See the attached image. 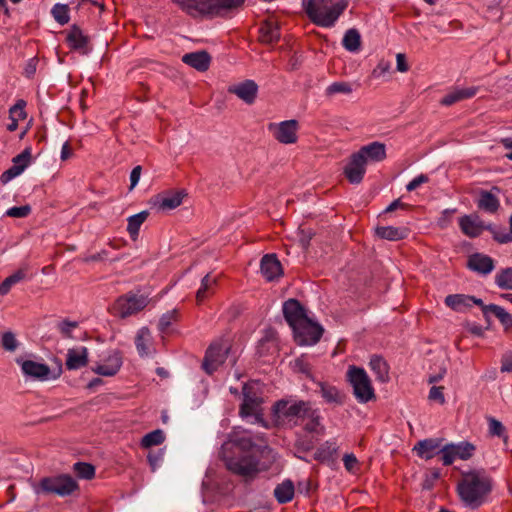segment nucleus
<instances>
[{
	"label": "nucleus",
	"mask_w": 512,
	"mask_h": 512,
	"mask_svg": "<svg viewBox=\"0 0 512 512\" xmlns=\"http://www.w3.org/2000/svg\"><path fill=\"white\" fill-rule=\"evenodd\" d=\"M369 366L374 372L378 381L382 383L389 381V367L383 358L379 356H372L369 362Z\"/></svg>",
	"instance_id": "obj_32"
},
{
	"label": "nucleus",
	"mask_w": 512,
	"mask_h": 512,
	"mask_svg": "<svg viewBox=\"0 0 512 512\" xmlns=\"http://www.w3.org/2000/svg\"><path fill=\"white\" fill-rule=\"evenodd\" d=\"M347 379L353 388V395L359 403L365 404L376 399L371 380L363 368L350 366L347 371Z\"/></svg>",
	"instance_id": "obj_5"
},
{
	"label": "nucleus",
	"mask_w": 512,
	"mask_h": 512,
	"mask_svg": "<svg viewBox=\"0 0 512 512\" xmlns=\"http://www.w3.org/2000/svg\"><path fill=\"white\" fill-rule=\"evenodd\" d=\"M182 61L199 72H204L209 68L210 55L206 51H196L184 54Z\"/></svg>",
	"instance_id": "obj_24"
},
{
	"label": "nucleus",
	"mask_w": 512,
	"mask_h": 512,
	"mask_svg": "<svg viewBox=\"0 0 512 512\" xmlns=\"http://www.w3.org/2000/svg\"><path fill=\"white\" fill-rule=\"evenodd\" d=\"M472 296L463 294H451L446 296L445 304L457 312H462L466 308L471 307Z\"/></svg>",
	"instance_id": "obj_34"
},
{
	"label": "nucleus",
	"mask_w": 512,
	"mask_h": 512,
	"mask_svg": "<svg viewBox=\"0 0 512 512\" xmlns=\"http://www.w3.org/2000/svg\"><path fill=\"white\" fill-rule=\"evenodd\" d=\"M178 320V310L173 309L164 313L158 323V329L160 332L164 333L171 326V324Z\"/></svg>",
	"instance_id": "obj_45"
},
{
	"label": "nucleus",
	"mask_w": 512,
	"mask_h": 512,
	"mask_svg": "<svg viewBox=\"0 0 512 512\" xmlns=\"http://www.w3.org/2000/svg\"><path fill=\"white\" fill-rule=\"evenodd\" d=\"M255 447L252 435L244 429H234L226 439V450H236L239 456L226 457V468L232 473L250 480L259 473V460L251 454Z\"/></svg>",
	"instance_id": "obj_1"
},
{
	"label": "nucleus",
	"mask_w": 512,
	"mask_h": 512,
	"mask_svg": "<svg viewBox=\"0 0 512 512\" xmlns=\"http://www.w3.org/2000/svg\"><path fill=\"white\" fill-rule=\"evenodd\" d=\"M343 47L349 52H357L361 47V35L356 29H349L342 39Z\"/></svg>",
	"instance_id": "obj_37"
},
{
	"label": "nucleus",
	"mask_w": 512,
	"mask_h": 512,
	"mask_svg": "<svg viewBox=\"0 0 512 512\" xmlns=\"http://www.w3.org/2000/svg\"><path fill=\"white\" fill-rule=\"evenodd\" d=\"M495 283L501 289L512 290V268L500 270L495 275Z\"/></svg>",
	"instance_id": "obj_43"
},
{
	"label": "nucleus",
	"mask_w": 512,
	"mask_h": 512,
	"mask_svg": "<svg viewBox=\"0 0 512 512\" xmlns=\"http://www.w3.org/2000/svg\"><path fill=\"white\" fill-rule=\"evenodd\" d=\"M54 19L61 25L68 23L69 13L68 6L65 4H55L51 10Z\"/></svg>",
	"instance_id": "obj_46"
},
{
	"label": "nucleus",
	"mask_w": 512,
	"mask_h": 512,
	"mask_svg": "<svg viewBox=\"0 0 512 512\" xmlns=\"http://www.w3.org/2000/svg\"><path fill=\"white\" fill-rule=\"evenodd\" d=\"M78 489V484L75 479L69 475H59L56 477H45L40 481V484L35 488L37 494H56L59 496H68Z\"/></svg>",
	"instance_id": "obj_7"
},
{
	"label": "nucleus",
	"mask_w": 512,
	"mask_h": 512,
	"mask_svg": "<svg viewBox=\"0 0 512 512\" xmlns=\"http://www.w3.org/2000/svg\"><path fill=\"white\" fill-rule=\"evenodd\" d=\"M229 92L235 94L238 98L243 100L247 104L254 103L257 92H258V86L257 84L252 80H246L242 83H239L237 85L231 86L229 88Z\"/></svg>",
	"instance_id": "obj_21"
},
{
	"label": "nucleus",
	"mask_w": 512,
	"mask_h": 512,
	"mask_svg": "<svg viewBox=\"0 0 512 512\" xmlns=\"http://www.w3.org/2000/svg\"><path fill=\"white\" fill-rule=\"evenodd\" d=\"M501 372H512V352L505 353L501 358Z\"/></svg>",
	"instance_id": "obj_63"
},
{
	"label": "nucleus",
	"mask_w": 512,
	"mask_h": 512,
	"mask_svg": "<svg viewBox=\"0 0 512 512\" xmlns=\"http://www.w3.org/2000/svg\"><path fill=\"white\" fill-rule=\"evenodd\" d=\"M24 106H25V102L20 100L18 101L15 105H13L9 112H10V115L13 116L14 114H16L18 116V118L20 119H24L26 117V113L24 111Z\"/></svg>",
	"instance_id": "obj_62"
},
{
	"label": "nucleus",
	"mask_w": 512,
	"mask_h": 512,
	"mask_svg": "<svg viewBox=\"0 0 512 512\" xmlns=\"http://www.w3.org/2000/svg\"><path fill=\"white\" fill-rule=\"evenodd\" d=\"M148 302L147 296L129 293L117 299L114 309L119 317L126 318L143 310Z\"/></svg>",
	"instance_id": "obj_9"
},
{
	"label": "nucleus",
	"mask_w": 512,
	"mask_h": 512,
	"mask_svg": "<svg viewBox=\"0 0 512 512\" xmlns=\"http://www.w3.org/2000/svg\"><path fill=\"white\" fill-rule=\"evenodd\" d=\"M147 217L148 212L141 211L140 213L132 215L128 218L127 231L132 238H135L138 235L140 226L144 223Z\"/></svg>",
	"instance_id": "obj_41"
},
{
	"label": "nucleus",
	"mask_w": 512,
	"mask_h": 512,
	"mask_svg": "<svg viewBox=\"0 0 512 512\" xmlns=\"http://www.w3.org/2000/svg\"><path fill=\"white\" fill-rule=\"evenodd\" d=\"M261 38L264 42L272 43L280 38L279 27L274 22H265L260 28Z\"/></svg>",
	"instance_id": "obj_39"
},
{
	"label": "nucleus",
	"mask_w": 512,
	"mask_h": 512,
	"mask_svg": "<svg viewBox=\"0 0 512 512\" xmlns=\"http://www.w3.org/2000/svg\"><path fill=\"white\" fill-rule=\"evenodd\" d=\"M302 424L307 432H318L320 428V415L318 410L310 406L309 412L305 414V420Z\"/></svg>",
	"instance_id": "obj_40"
},
{
	"label": "nucleus",
	"mask_w": 512,
	"mask_h": 512,
	"mask_svg": "<svg viewBox=\"0 0 512 512\" xmlns=\"http://www.w3.org/2000/svg\"><path fill=\"white\" fill-rule=\"evenodd\" d=\"M353 84L346 81H336L325 89V96L331 98L337 94L350 95L353 92Z\"/></svg>",
	"instance_id": "obj_38"
},
{
	"label": "nucleus",
	"mask_w": 512,
	"mask_h": 512,
	"mask_svg": "<svg viewBox=\"0 0 512 512\" xmlns=\"http://www.w3.org/2000/svg\"><path fill=\"white\" fill-rule=\"evenodd\" d=\"M343 463L348 472H354L358 464V460L354 454H345L343 457Z\"/></svg>",
	"instance_id": "obj_60"
},
{
	"label": "nucleus",
	"mask_w": 512,
	"mask_h": 512,
	"mask_svg": "<svg viewBox=\"0 0 512 512\" xmlns=\"http://www.w3.org/2000/svg\"><path fill=\"white\" fill-rule=\"evenodd\" d=\"M477 206L479 209L493 214L499 209L500 202L494 194L489 191L482 190L477 200Z\"/></svg>",
	"instance_id": "obj_30"
},
{
	"label": "nucleus",
	"mask_w": 512,
	"mask_h": 512,
	"mask_svg": "<svg viewBox=\"0 0 512 512\" xmlns=\"http://www.w3.org/2000/svg\"><path fill=\"white\" fill-rule=\"evenodd\" d=\"M362 156V160L368 164L370 162H381L386 158V146L381 142H372L362 146L357 152Z\"/></svg>",
	"instance_id": "obj_17"
},
{
	"label": "nucleus",
	"mask_w": 512,
	"mask_h": 512,
	"mask_svg": "<svg viewBox=\"0 0 512 512\" xmlns=\"http://www.w3.org/2000/svg\"><path fill=\"white\" fill-rule=\"evenodd\" d=\"M429 181V178L424 175L420 174L414 179H412L406 186L407 191H414L416 190L420 185L425 184Z\"/></svg>",
	"instance_id": "obj_59"
},
{
	"label": "nucleus",
	"mask_w": 512,
	"mask_h": 512,
	"mask_svg": "<svg viewBox=\"0 0 512 512\" xmlns=\"http://www.w3.org/2000/svg\"><path fill=\"white\" fill-rule=\"evenodd\" d=\"M213 283H214V279L211 278L209 274H207L202 279V285L198 289L197 294H196L198 303H200L204 300V298L206 297V291H208L212 287Z\"/></svg>",
	"instance_id": "obj_53"
},
{
	"label": "nucleus",
	"mask_w": 512,
	"mask_h": 512,
	"mask_svg": "<svg viewBox=\"0 0 512 512\" xmlns=\"http://www.w3.org/2000/svg\"><path fill=\"white\" fill-rule=\"evenodd\" d=\"M504 426L498 420L492 418L489 420V432L494 436H502L504 433Z\"/></svg>",
	"instance_id": "obj_58"
},
{
	"label": "nucleus",
	"mask_w": 512,
	"mask_h": 512,
	"mask_svg": "<svg viewBox=\"0 0 512 512\" xmlns=\"http://www.w3.org/2000/svg\"><path fill=\"white\" fill-rule=\"evenodd\" d=\"M459 227L461 232L470 238L478 237L487 229V226L484 225L477 214H469L460 217Z\"/></svg>",
	"instance_id": "obj_16"
},
{
	"label": "nucleus",
	"mask_w": 512,
	"mask_h": 512,
	"mask_svg": "<svg viewBox=\"0 0 512 512\" xmlns=\"http://www.w3.org/2000/svg\"><path fill=\"white\" fill-rule=\"evenodd\" d=\"M318 386L320 388L319 393L326 403L336 406H341L345 403L346 394L337 387L323 382H319Z\"/></svg>",
	"instance_id": "obj_23"
},
{
	"label": "nucleus",
	"mask_w": 512,
	"mask_h": 512,
	"mask_svg": "<svg viewBox=\"0 0 512 512\" xmlns=\"http://www.w3.org/2000/svg\"><path fill=\"white\" fill-rule=\"evenodd\" d=\"M88 350L86 347L72 348L67 351L66 367L77 370L87 365Z\"/></svg>",
	"instance_id": "obj_26"
},
{
	"label": "nucleus",
	"mask_w": 512,
	"mask_h": 512,
	"mask_svg": "<svg viewBox=\"0 0 512 512\" xmlns=\"http://www.w3.org/2000/svg\"><path fill=\"white\" fill-rule=\"evenodd\" d=\"M493 480L483 468L463 472L457 492L465 506L477 509L483 505L492 491Z\"/></svg>",
	"instance_id": "obj_2"
},
{
	"label": "nucleus",
	"mask_w": 512,
	"mask_h": 512,
	"mask_svg": "<svg viewBox=\"0 0 512 512\" xmlns=\"http://www.w3.org/2000/svg\"><path fill=\"white\" fill-rule=\"evenodd\" d=\"M261 273L268 281L279 278L283 271L282 265L275 254H267L263 256L260 264Z\"/></svg>",
	"instance_id": "obj_19"
},
{
	"label": "nucleus",
	"mask_w": 512,
	"mask_h": 512,
	"mask_svg": "<svg viewBox=\"0 0 512 512\" xmlns=\"http://www.w3.org/2000/svg\"><path fill=\"white\" fill-rule=\"evenodd\" d=\"M26 274L23 270H18L9 277H7L1 284H0V295H6L11 287L20 281H22L25 278Z\"/></svg>",
	"instance_id": "obj_44"
},
{
	"label": "nucleus",
	"mask_w": 512,
	"mask_h": 512,
	"mask_svg": "<svg viewBox=\"0 0 512 512\" xmlns=\"http://www.w3.org/2000/svg\"><path fill=\"white\" fill-rule=\"evenodd\" d=\"M185 195L183 190L167 193L161 196L159 207L163 210L175 209L181 205Z\"/></svg>",
	"instance_id": "obj_35"
},
{
	"label": "nucleus",
	"mask_w": 512,
	"mask_h": 512,
	"mask_svg": "<svg viewBox=\"0 0 512 512\" xmlns=\"http://www.w3.org/2000/svg\"><path fill=\"white\" fill-rule=\"evenodd\" d=\"M74 471L80 478L91 479L95 475V468L93 465L84 462H77L74 464Z\"/></svg>",
	"instance_id": "obj_48"
},
{
	"label": "nucleus",
	"mask_w": 512,
	"mask_h": 512,
	"mask_svg": "<svg viewBox=\"0 0 512 512\" xmlns=\"http://www.w3.org/2000/svg\"><path fill=\"white\" fill-rule=\"evenodd\" d=\"M366 166L362 156L353 153L344 167V175L351 184H360L366 173Z\"/></svg>",
	"instance_id": "obj_14"
},
{
	"label": "nucleus",
	"mask_w": 512,
	"mask_h": 512,
	"mask_svg": "<svg viewBox=\"0 0 512 512\" xmlns=\"http://www.w3.org/2000/svg\"><path fill=\"white\" fill-rule=\"evenodd\" d=\"M17 363L21 364V369L24 375L34 380H47L51 372L49 366L46 364L38 363L32 360H25L22 362L17 360Z\"/></svg>",
	"instance_id": "obj_18"
},
{
	"label": "nucleus",
	"mask_w": 512,
	"mask_h": 512,
	"mask_svg": "<svg viewBox=\"0 0 512 512\" xmlns=\"http://www.w3.org/2000/svg\"><path fill=\"white\" fill-rule=\"evenodd\" d=\"M310 406L309 402L303 400L281 399L275 402L272 412L277 421L297 426L304 422Z\"/></svg>",
	"instance_id": "obj_4"
},
{
	"label": "nucleus",
	"mask_w": 512,
	"mask_h": 512,
	"mask_svg": "<svg viewBox=\"0 0 512 512\" xmlns=\"http://www.w3.org/2000/svg\"><path fill=\"white\" fill-rule=\"evenodd\" d=\"M375 233L381 239L398 241L408 236L409 229L406 227L379 226L375 229Z\"/></svg>",
	"instance_id": "obj_28"
},
{
	"label": "nucleus",
	"mask_w": 512,
	"mask_h": 512,
	"mask_svg": "<svg viewBox=\"0 0 512 512\" xmlns=\"http://www.w3.org/2000/svg\"><path fill=\"white\" fill-rule=\"evenodd\" d=\"M135 345L140 357H148L153 354L152 335L149 328L142 327L138 330Z\"/></svg>",
	"instance_id": "obj_25"
},
{
	"label": "nucleus",
	"mask_w": 512,
	"mask_h": 512,
	"mask_svg": "<svg viewBox=\"0 0 512 512\" xmlns=\"http://www.w3.org/2000/svg\"><path fill=\"white\" fill-rule=\"evenodd\" d=\"M1 345L6 351L14 352L18 347L15 334L11 331L4 332L1 337Z\"/></svg>",
	"instance_id": "obj_50"
},
{
	"label": "nucleus",
	"mask_w": 512,
	"mask_h": 512,
	"mask_svg": "<svg viewBox=\"0 0 512 512\" xmlns=\"http://www.w3.org/2000/svg\"><path fill=\"white\" fill-rule=\"evenodd\" d=\"M467 266L472 271L482 275H488L495 268L494 260L485 254L475 253L469 256Z\"/></svg>",
	"instance_id": "obj_20"
},
{
	"label": "nucleus",
	"mask_w": 512,
	"mask_h": 512,
	"mask_svg": "<svg viewBox=\"0 0 512 512\" xmlns=\"http://www.w3.org/2000/svg\"><path fill=\"white\" fill-rule=\"evenodd\" d=\"M58 330L64 338H73V330L78 327V322L64 320L57 325Z\"/></svg>",
	"instance_id": "obj_52"
},
{
	"label": "nucleus",
	"mask_w": 512,
	"mask_h": 512,
	"mask_svg": "<svg viewBox=\"0 0 512 512\" xmlns=\"http://www.w3.org/2000/svg\"><path fill=\"white\" fill-rule=\"evenodd\" d=\"M438 454L441 455V461L445 466L451 465L457 457L454 444H448L440 448Z\"/></svg>",
	"instance_id": "obj_49"
},
{
	"label": "nucleus",
	"mask_w": 512,
	"mask_h": 512,
	"mask_svg": "<svg viewBox=\"0 0 512 512\" xmlns=\"http://www.w3.org/2000/svg\"><path fill=\"white\" fill-rule=\"evenodd\" d=\"M147 458H148V462L151 466L152 471H155L157 469V467L159 466V463L163 459V452L162 451L150 452L148 454Z\"/></svg>",
	"instance_id": "obj_61"
},
{
	"label": "nucleus",
	"mask_w": 512,
	"mask_h": 512,
	"mask_svg": "<svg viewBox=\"0 0 512 512\" xmlns=\"http://www.w3.org/2000/svg\"><path fill=\"white\" fill-rule=\"evenodd\" d=\"M224 363L223 341L218 339L208 347L202 367L204 371L211 375Z\"/></svg>",
	"instance_id": "obj_12"
},
{
	"label": "nucleus",
	"mask_w": 512,
	"mask_h": 512,
	"mask_svg": "<svg viewBox=\"0 0 512 512\" xmlns=\"http://www.w3.org/2000/svg\"><path fill=\"white\" fill-rule=\"evenodd\" d=\"M165 436L162 430L157 429L146 434L141 440L143 448H150L152 446L160 445L164 442Z\"/></svg>",
	"instance_id": "obj_42"
},
{
	"label": "nucleus",
	"mask_w": 512,
	"mask_h": 512,
	"mask_svg": "<svg viewBox=\"0 0 512 512\" xmlns=\"http://www.w3.org/2000/svg\"><path fill=\"white\" fill-rule=\"evenodd\" d=\"M456 211V209H445L437 221L438 226L442 229L447 228L451 223L453 214L456 213Z\"/></svg>",
	"instance_id": "obj_55"
},
{
	"label": "nucleus",
	"mask_w": 512,
	"mask_h": 512,
	"mask_svg": "<svg viewBox=\"0 0 512 512\" xmlns=\"http://www.w3.org/2000/svg\"><path fill=\"white\" fill-rule=\"evenodd\" d=\"M487 230L491 231L494 239L499 243H508L512 241V231L500 230L492 225L487 226Z\"/></svg>",
	"instance_id": "obj_51"
},
{
	"label": "nucleus",
	"mask_w": 512,
	"mask_h": 512,
	"mask_svg": "<svg viewBox=\"0 0 512 512\" xmlns=\"http://www.w3.org/2000/svg\"><path fill=\"white\" fill-rule=\"evenodd\" d=\"M122 366V356L119 351L111 352L104 363L97 365L94 372L102 376L115 375Z\"/></svg>",
	"instance_id": "obj_22"
},
{
	"label": "nucleus",
	"mask_w": 512,
	"mask_h": 512,
	"mask_svg": "<svg viewBox=\"0 0 512 512\" xmlns=\"http://www.w3.org/2000/svg\"><path fill=\"white\" fill-rule=\"evenodd\" d=\"M31 161V150L30 148H26L24 151H22L20 154L15 156L12 159L13 165L2 173L0 180L3 184L8 183L13 178L19 176L25 168L29 165Z\"/></svg>",
	"instance_id": "obj_15"
},
{
	"label": "nucleus",
	"mask_w": 512,
	"mask_h": 512,
	"mask_svg": "<svg viewBox=\"0 0 512 512\" xmlns=\"http://www.w3.org/2000/svg\"><path fill=\"white\" fill-rule=\"evenodd\" d=\"M31 212V207L29 205H24L20 207H11L6 211V215L13 218H25Z\"/></svg>",
	"instance_id": "obj_54"
},
{
	"label": "nucleus",
	"mask_w": 512,
	"mask_h": 512,
	"mask_svg": "<svg viewBox=\"0 0 512 512\" xmlns=\"http://www.w3.org/2000/svg\"><path fill=\"white\" fill-rule=\"evenodd\" d=\"M67 41L73 49L82 50L86 53L88 37L83 34L80 28L73 26L67 34Z\"/></svg>",
	"instance_id": "obj_33"
},
{
	"label": "nucleus",
	"mask_w": 512,
	"mask_h": 512,
	"mask_svg": "<svg viewBox=\"0 0 512 512\" xmlns=\"http://www.w3.org/2000/svg\"><path fill=\"white\" fill-rule=\"evenodd\" d=\"M293 333L294 339L299 345H314L320 340L323 328L309 319L295 328Z\"/></svg>",
	"instance_id": "obj_11"
},
{
	"label": "nucleus",
	"mask_w": 512,
	"mask_h": 512,
	"mask_svg": "<svg viewBox=\"0 0 512 512\" xmlns=\"http://www.w3.org/2000/svg\"><path fill=\"white\" fill-rule=\"evenodd\" d=\"M294 367L295 369H297L299 372L301 373H304L306 375H309L310 374V365L309 363L305 360L304 357H301V358H297L295 360V363H294Z\"/></svg>",
	"instance_id": "obj_64"
},
{
	"label": "nucleus",
	"mask_w": 512,
	"mask_h": 512,
	"mask_svg": "<svg viewBox=\"0 0 512 512\" xmlns=\"http://www.w3.org/2000/svg\"><path fill=\"white\" fill-rule=\"evenodd\" d=\"M313 233L310 229H300L297 233L298 242L303 249H307L312 239Z\"/></svg>",
	"instance_id": "obj_56"
},
{
	"label": "nucleus",
	"mask_w": 512,
	"mask_h": 512,
	"mask_svg": "<svg viewBox=\"0 0 512 512\" xmlns=\"http://www.w3.org/2000/svg\"><path fill=\"white\" fill-rule=\"evenodd\" d=\"M243 401L240 406L239 414L241 418H251V423L260 424L266 427L263 417L262 403L263 399L254 390L253 387L247 383L242 386Z\"/></svg>",
	"instance_id": "obj_6"
},
{
	"label": "nucleus",
	"mask_w": 512,
	"mask_h": 512,
	"mask_svg": "<svg viewBox=\"0 0 512 512\" xmlns=\"http://www.w3.org/2000/svg\"><path fill=\"white\" fill-rule=\"evenodd\" d=\"M478 89L476 87L455 88L447 93L440 101L444 106H450L465 99L474 97Z\"/></svg>",
	"instance_id": "obj_27"
},
{
	"label": "nucleus",
	"mask_w": 512,
	"mask_h": 512,
	"mask_svg": "<svg viewBox=\"0 0 512 512\" xmlns=\"http://www.w3.org/2000/svg\"><path fill=\"white\" fill-rule=\"evenodd\" d=\"M283 314L289 326L294 330L309 320L304 307L296 299H289L283 304Z\"/></svg>",
	"instance_id": "obj_13"
},
{
	"label": "nucleus",
	"mask_w": 512,
	"mask_h": 512,
	"mask_svg": "<svg viewBox=\"0 0 512 512\" xmlns=\"http://www.w3.org/2000/svg\"><path fill=\"white\" fill-rule=\"evenodd\" d=\"M440 445L441 443L437 439H425L419 441L414 450L419 457L429 460L439 453Z\"/></svg>",
	"instance_id": "obj_29"
},
{
	"label": "nucleus",
	"mask_w": 512,
	"mask_h": 512,
	"mask_svg": "<svg viewBox=\"0 0 512 512\" xmlns=\"http://www.w3.org/2000/svg\"><path fill=\"white\" fill-rule=\"evenodd\" d=\"M454 448L457 457L462 460L471 458L475 451V446L469 442H460L459 444H454Z\"/></svg>",
	"instance_id": "obj_47"
},
{
	"label": "nucleus",
	"mask_w": 512,
	"mask_h": 512,
	"mask_svg": "<svg viewBox=\"0 0 512 512\" xmlns=\"http://www.w3.org/2000/svg\"><path fill=\"white\" fill-rule=\"evenodd\" d=\"M190 16L215 15L224 8V0H172Z\"/></svg>",
	"instance_id": "obj_8"
},
{
	"label": "nucleus",
	"mask_w": 512,
	"mask_h": 512,
	"mask_svg": "<svg viewBox=\"0 0 512 512\" xmlns=\"http://www.w3.org/2000/svg\"><path fill=\"white\" fill-rule=\"evenodd\" d=\"M443 389L444 388L442 386H433L429 392V399L443 404L445 402Z\"/></svg>",
	"instance_id": "obj_57"
},
{
	"label": "nucleus",
	"mask_w": 512,
	"mask_h": 512,
	"mask_svg": "<svg viewBox=\"0 0 512 512\" xmlns=\"http://www.w3.org/2000/svg\"><path fill=\"white\" fill-rule=\"evenodd\" d=\"M298 129V122L294 119L268 125V130L272 133L273 137L282 144H294L298 139Z\"/></svg>",
	"instance_id": "obj_10"
},
{
	"label": "nucleus",
	"mask_w": 512,
	"mask_h": 512,
	"mask_svg": "<svg viewBox=\"0 0 512 512\" xmlns=\"http://www.w3.org/2000/svg\"><path fill=\"white\" fill-rule=\"evenodd\" d=\"M305 10L313 23L332 27L347 7L345 0H304Z\"/></svg>",
	"instance_id": "obj_3"
},
{
	"label": "nucleus",
	"mask_w": 512,
	"mask_h": 512,
	"mask_svg": "<svg viewBox=\"0 0 512 512\" xmlns=\"http://www.w3.org/2000/svg\"><path fill=\"white\" fill-rule=\"evenodd\" d=\"M295 493V487L291 480L286 479L282 483L278 484L274 489V497L280 504L290 502Z\"/></svg>",
	"instance_id": "obj_31"
},
{
	"label": "nucleus",
	"mask_w": 512,
	"mask_h": 512,
	"mask_svg": "<svg viewBox=\"0 0 512 512\" xmlns=\"http://www.w3.org/2000/svg\"><path fill=\"white\" fill-rule=\"evenodd\" d=\"M489 313L493 314L496 318H498L501 324L505 327V329L512 328V315L501 306L495 304L485 306L484 314L488 315Z\"/></svg>",
	"instance_id": "obj_36"
}]
</instances>
